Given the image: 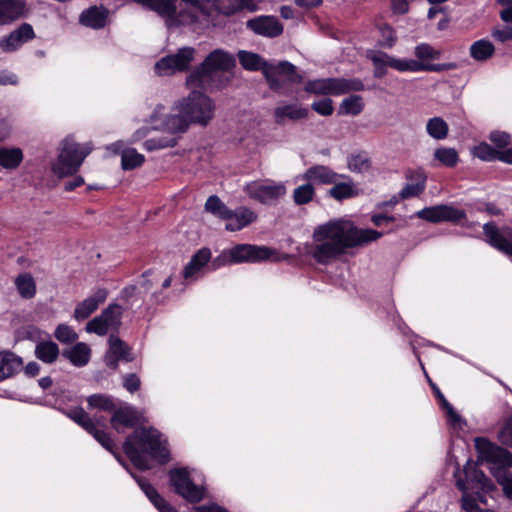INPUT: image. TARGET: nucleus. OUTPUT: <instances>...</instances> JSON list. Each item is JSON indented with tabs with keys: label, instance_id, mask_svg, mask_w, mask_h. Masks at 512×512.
Masks as SVG:
<instances>
[{
	"label": "nucleus",
	"instance_id": "1",
	"mask_svg": "<svg viewBox=\"0 0 512 512\" xmlns=\"http://www.w3.org/2000/svg\"><path fill=\"white\" fill-rule=\"evenodd\" d=\"M381 236V232L357 228L350 221H329L318 226L313 233L317 244L312 250V256L318 263L327 264L347 249L376 241Z\"/></svg>",
	"mask_w": 512,
	"mask_h": 512
},
{
	"label": "nucleus",
	"instance_id": "2",
	"mask_svg": "<svg viewBox=\"0 0 512 512\" xmlns=\"http://www.w3.org/2000/svg\"><path fill=\"white\" fill-rule=\"evenodd\" d=\"M216 106L206 94L193 90L187 97L175 102L172 113L164 121L170 133H184L190 125L207 126L214 118Z\"/></svg>",
	"mask_w": 512,
	"mask_h": 512
},
{
	"label": "nucleus",
	"instance_id": "3",
	"mask_svg": "<svg viewBox=\"0 0 512 512\" xmlns=\"http://www.w3.org/2000/svg\"><path fill=\"white\" fill-rule=\"evenodd\" d=\"M123 450L129 460L140 470L150 468L147 456L160 463L169 460V452L166 441L162 435L152 427H141L129 435L123 443Z\"/></svg>",
	"mask_w": 512,
	"mask_h": 512
},
{
	"label": "nucleus",
	"instance_id": "4",
	"mask_svg": "<svg viewBox=\"0 0 512 512\" xmlns=\"http://www.w3.org/2000/svg\"><path fill=\"white\" fill-rule=\"evenodd\" d=\"M176 3L177 0H149L146 8L163 18L168 28L196 23L200 14H208L201 1H199L198 7L194 4H187L186 8L179 10Z\"/></svg>",
	"mask_w": 512,
	"mask_h": 512
},
{
	"label": "nucleus",
	"instance_id": "5",
	"mask_svg": "<svg viewBox=\"0 0 512 512\" xmlns=\"http://www.w3.org/2000/svg\"><path fill=\"white\" fill-rule=\"evenodd\" d=\"M92 150L91 143L79 144L72 137H66L61 143V150L52 165V171L59 177L74 175Z\"/></svg>",
	"mask_w": 512,
	"mask_h": 512
},
{
	"label": "nucleus",
	"instance_id": "6",
	"mask_svg": "<svg viewBox=\"0 0 512 512\" xmlns=\"http://www.w3.org/2000/svg\"><path fill=\"white\" fill-rule=\"evenodd\" d=\"M235 66L234 57L228 52L216 49L212 51L203 63L186 79L189 87L206 88L212 79V74L218 71H228Z\"/></svg>",
	"mask_w": 512,
	"mask_h": 512
},
{
	"label": "nucleus",
	"instance_id": "7",
	"mask_svg": "<svg viewBox=\"0 0 512 512\" xmlns=\"http://www.w3.org/2000/svg\"><path fill=\"white\" fill-rule=\"evenodd\" d=\"M276 251L266 247L252 244H238L230 249L224 250L214 261L215 267L230 263L261 262L272 258Z\"/></svg>",
	"mask_w": 512,
	"mask_h": 512
},
{
	"label": "nucleus",
	"instance_id": "8",
	"mask_svg": "<svg viewBox=\"0 0 512 512\" xmlns=\"http://www.w3.org/2000/svg\"><path fill=\"white\" fill-rule=\"evenodd\" d=\"M263 74L270 89L274 91H279L288 85L299 84L303 81V76L298 73L297 67L288 61L265 65Z\"/></svg>",
	"mask_w": 512,
	"mask_h": 512
},
{
	"label": "nucleus",
	"instance_id": "9",
	"mask_svg": "<svg viewBox=\"0 0 512 512\" xmlns=\"http://www.w3.org/2000/svg\"><path fill=\"white\" fill-rule=\"evenodd\" d=\"M244 191L251 199L268 205L284 196L286 187L284 184L272 180H258L247 183Z\"/></svg>",
	"mask_w": 512,
	"mask_h": 512
},
{
	"label": "nucleus",
	"instance_id": "10",
	"mask_svg": "<svg viewBox=\"0 0 512 512\" xmlns=\"http://www.w3.org/2000/svg\"><path fill=\"white\" fill-rule=\"evenodd\" d=\"M195 49L192 47H183L177 53L161 58L155 64V71L158 75H173L189 69L194 61Z\"/></svg>",
	"mask_w": 512,
	"mask_h": 512
},
{
	"label": "nucleus",
	"instance_id": "11",
	"mask_svg": "<svg viewBox=\"0 0 512 512\" xmlns=\"http://www.w3.org/2000/svg\"><path fill=\"white\" fill-rule=\"evenodd\" d=\"M68 416L75 421L77 424H79L81 427H83L88 433L93 435V437L108 451H110L119 462L122 463L119 454L115 451V444L113 440L110 438V436L104 432L103 430H100L97 428L94 421L89 417L87 412H85L82 408H76L74 410H71L68 414Z\"/></svg>",
	"mask_w": 512,
	"mask_h": 512
},
{
	"label": "nucleus",
	"instance_id": "12",
	"mask_svg": "<svg viewBox=\"0 0 512 512\" xmlns=\"http://www.w3.org/2000/svg\"><path fill=\"white\" fill-rule=\"evenodd\" d=\"M170 481L172 486L175 488L176 493L186 500L192 503H197L203 499L204 490L191 481L187 469L181 468L171 470Z\"/></svg>",
	"mask_w": 512,
	"mask_h": 512
},
{
	"label": "nucleus",
	"instance_id": "13",
	"mask_svg": "<svg viewBox=\"0 0 512 512\" xmlns=\"http://www.w3.org/2000/svg\"><path fill=\"white\" fill-rule=\"evenodd\" d=\"M416 216L431 223H439L444 221L458 223L466 218V213L462 209H458L446 204H441L426 207L418 211Z\"/></svg>",
	"mask_w": 512,
	"mask_h": 512
},
{
	"label": "nucleus",
	"instance_id": "14",
	"mask_svg": "<svg viewBox=\"0 0 512 512\" xmlns=\"http://www.w3.org/2000/svg\"><path fill=\"white\" fill-rule=\"evenodd\" d=\"M477 451L488 461L498 463L504 467L512 466V454L499 446L492 444L485 438H476Z\"/></svg>",
	"mask_w": 512,
	"mask_h": 512
},
{
	"label": "nucleus",
	"instance_id": "15",
	"mask_svg": "<svg viewBox=\"0 0 512 512\" xmlns=\"http://www.w3.org/2000/svg\"><path fill=\"white\" fill-rule=\"evenodd\" d=\"M483 230L487 242L491 246L512 256V229L504 228L499 230L495 224L486 223Z\"/></svg>",
	"mask_w": 512,
	"mask_h": 512
},
{
	"label": "nucleus",
	"instance_id": "16",
	"mask_svg": "<svg viewBox=\"0 0 512 512\" xmlns=\"http://www.w3.org/2000/svg\"><path fill=\"white\" fill-rule=\"evenodd\" d=\"M247 28L255 34L274 38L283 33V25L274 16H258L246 22Z\"/></svg>",
	"mask_w": 512,
	"mask_h": 512
},
{
	"label": "nucleus",
	"instance_id": "17",
	"mask_svg": "<svg viewBox=\"0 0 512 512\" xmlns=\"http://www.w3.org/2000/svg\"><path fill=\"white\" fill-rule=\"evenodd\" d=\"M34 37L35 33L32 26L28 23H23L8 36L0 40V48L3 52H13Z\"/></svg>",
	"mask_w": 512,
	"mask_h": 512
},
{
	"label": "nucleus",
	"instance_id": "18",
	"mask_svg": "<svg viewBox=\"0 0 512 512\" xmlns=\"http://www.w3.org/2000/svg\"><path fill=\"white\" fill-rule=\"evenodd\" d=\"M108 296L106 289H98L93 296L80 302L74 310V318L77 321L87 319Z\"/></svg>",
	"mask_w": 512,
	"mask_h": 512
},
{
	"label": "nucleus",
	"instance_id": "19",
	"mask_svg": "<svg viewBox=\"0 0 512 512\" xmlns=\"http://www.w3.org/2000/svg\"><path fill=\"white\" fill-rule=\"evenodd\" d=\"M257 219V214L248 207L240 206L235 210H231V217L227 220L226 230L239 231L242 228L253 223Z\"/></svg>",
	"mask_w": 512,
	"mask_h": 512
},
{
	"label": "nucleus",
	"instance_id": "20",
	"mask_svg": "<svg viewBox=\"0 0 512 512\" xmlns=\"http://www.w3.org/2000/svg\"><path fill=\"white\" fill-rule=\"evenodd\" d=\"M371 60L375 66H388L399 72H414L416 65L413 59H397L382 52L372 56Z\"/></svg>",
	"mask_w": 512,
	"mask_h": 512
},
{
	"label": "nucleus",
	"instance_id": "21",
	"mask_svg": "<svg viewBox=\"0 0 512 512\" xmlns=\"http://www.w3.org/2000/svg\"><path fill=\"white\" fill-rule=\"evenodd\" d=\"M24 11L25 4L21 0H0V25L19 19Z\"/></svg>",
	"mask_w": 512,
	"mask_h": 512
},
{
	"label": "nucleus",
	"instance_id": "22",
	"mask_svg": "<svg viewBox=\"0 0 512 512\" xmlns=\"http://www.w3.org/2000/svg\"><path fill=\"white\" fill-rule=\"evenodd\" d=\"M309 114L307 108L297 104H288L279 106L274 110L275 122L277 124H284L286 120L297 121L305 119Z\"/></svg>",
	"mask_w": 512,
	"mask_h": 512
},
{
	"label": "nucleus",
	"instance_id": "23",
	"mask_svg": "<svg viewBox=\"0 0 512 512\" xmlns=\"http://www.w3.org/2000/svg\"><path fill=\"white\" fill-rule=\"evenodd\" d=\"M344 177L332 171L324 165H315L310 167L303 174V178L307 181L318 182L322 184H333L338 178Z\"/></svg>",
	"mask_w": 512,
	"mask_h": 512
},
{
	"label": "nucleus",
	"instance_id": "24",
	"mask_svg": "<svg viewBox=\"0 0 512 512\" xmlns=\"http://www.w3.org/2000/svg\"><path fill=\"white\" fill-rule=\"evenodd\" d=\"M22 359L10 351L0 352V381L13 376L22 366Z\"/></svg>",
	"mask_w": 512,
	"mask_h": 512
},
{
	"label": "nucleus",
	"instance_id": "25",
	"mask_svg": "<svg viewBox=\"0 0 512 512\" xmlns=\"http://www.w3.org/2000/svg\"><path fill=\"white\" fill-rule=\"evenodd\" d=\"M138 414L137 411L131 407H121L113 410V415L111 418V424L114 429L119 430V426L125 427H133L138 422Z\"/></svg>",
	"mask_w": 512,
	"mask_h": 512
},
{
	"label": "nucleus",
	"instance_id": "26",
	"mask_svg": "<svg viewBox=\"0 0 512 512\" xmlns=\"http://www.w3.org/2000/svg\"><path fill=\"white\" fill-rule=\"evenodd\" d=\"M23 158V152L18 147H0V166L7 170L18 168Z\"/></svg>",
	"mask_w": 512,
	"mask_h": 512
},
{
	"label": "nucleus",
	"instance_id": "27",
	"mask_svg": "<svg viewBox=\"0 0 512 512\" xmlns=\"http://www.w3.org/2000/svg\"><path fill=\"white\" fill-rule=\"evenodd\" d=\"M63 356L75 366H84L90 358V348L85 343H77L68 350L63 351Z\"/></svg>",
	"mask_w": 512,
	"mask_h": 512
},
{
	"label": "nucleus",
	"instance_id": "28",
	"mask_svg": "<svg viewBox=\"0 0 512 512\" xmlns=\"http://www.w3.org/2000/svg\"><path fill=\"white\" fill-rule=\"evenodd\" d=\"M211 258V252L207 248L200 249L193 255L190 262L185 266L183 276L185 278L192 277L198 272Z\"/></svg>",
	"mask_w": 512,
	"mask_h": 512
},
{
	"label": "nucleus",
	"instance_id": "29",
	"mask_svg": "<svg viewBox=\"0 0 512 512\" xmlns=\"http://www.w3.org/2000/svg\"><path fill=\"white\" fill-rule=\"evenodd\" d=\"M137 482L139 483L146 496L151 500V502L160 512H176V510L171 507L149 483H146L142 479H137Z\"/></svg>",
	"mask_w": 512,
	"mask_h": 512
},
{
	"label": "nucleus",
	"instance_id": "30",
	"mask_svg": "<svg viewBox=\"0 0 512 512\" xmlns=\"http://www.w3.org/2000/svg\"><path fill=\"white\" fill-rule=\"evenodd\" d=\"M363 82L358 78H334V95L363 91Z\"/></svg>",
	"mask_w": 512,
	"mask_h": 512
},
{
	"label": "nucleus",
	"instance_id": "31",
	"mask_svg": "<svg viewBox=\"0 0 512 512\" xmlns=\"http://www.w3.org/2000/svg\"><path fill=\"white\" fill-rule=\"evenodd\" d=\"M35 355L45 363H53L59 355L58 345L52 341L39 342L35 348Z\"/></svg>",
	"mask_w": 512,
	"mask_h": 512
},
{
	"label": "nucleus",
	"instance_id": "32",
	"mask_svg": "<svg viewBox=\"0 0 512 512\" xmlns=\"http://www.w3.org/2000/svg\"><path fill=\"white\" fill-rule=\"evenodd\" d=\"M363 108V98L360 95H351L340 103L338 114L357 116L362 112Z\"/></svg>",
	"mask_w": 512,
	"mask_h": 512
},
{
	"label": "nucleus",
	"instance_id": "33",
	"mask_svg": "<svg viewBox=\"0 0 512 512\" xmlns=\"http://www.w3.org/2000/svg\"><path fill=\"white\" fill-rule=\"evenodd\" d=\"M305 91L318 95H334V78L308 81L305 85Z\"/></svg>",
	"mask_w": 512,
	"mask_h": 512
},
{
	"label": "nucleus",
	"instance_id": "34",
	"mask_svg": "<svg viewBox=\"0 0 512 512\" xmlns=\"http://www.w3.org/2000/svg\"><path fill=\"white\" fill-rule=\"evenodd\" d=\"M464 472L466 478L472 481L473 483H476L482 490L490 491L494 488L493 483L489 478L485 476L483 471L477 469L470 463H468L467 466L464 468Z\"/></svg>",
	"mask_w": 512,
	"mask_h": 512
},
{
	"label": "nucleus",
	"instance_id": "35",
	"mask_svg": "<svg viewBox=\"0 0 512 512\" xmlns=\"http://www.w3.org/2000/svg\"><path fill=\"white\" fill-rule=\"evenodd\" d=\"M205 211L225 221L231 217V209L228 208L216 195H212L207 199L205 203Z\"/></svg>",
	"mask_w": 512,
	"mask_h": 512
},
{
	"label": "nucleus",
	"instance_id": "36",
	"mask_svg": "<svg viewBox=\"0 0 512 512\" xmlns=\"http://www.w3.org/2000/svg\"><path fill=\"white\" fill-rule=\"evenodd\" d=\"M238 59L242 67L246 70H262L265 65H269L266 63L260 55L248 51H239Z\"/></svg>",
	"mask_w": 512,
	"mask_h": 512
},
{
	"label": "nucleus",
	"instance_id": "37",
	"mask_svg": "<svg viewBox=\"0 0 512 512\" xmlns=\"http://www.w3.org/2000/svg\"><path fill=\"white\" fill-rule=\"evenodd\" d=\"M426 131L430 137L436 140H442L448 136L449 126L443 118L433 117L428 120Z\"/></svg>",
	"mask_w": 512,
	"mask_h": 512
},
{
	"label": "nucleus",
	"instance_id": "38",
	"mask_svg": "<svg viewBox=\"0 0 512 512\" xmlns=\"http://www.w3.org/2000/svg\"><path fill=\"white\" fill-rule=\"evenodd\" d=\"M80 22L87 27L99 29L104 27L106 17L97 8H90L81 13Z\"/></svg>",
	"mask_w": 512,
	"mask_h": 512
},
{
	"label": "nucleus",
	"instance_id": "39",
	"mask_svg": "<svg viewBox=\"0 0 512 512\" xmlns=\"http://www.w3.org/2000/svg\"><path fill=\"white\" fill-rule=\"evenodd\" d=\"M16 288L21 297L29 299L34 297L36 293V284L29 273L20 274L15 279Z\"/></svg>",
	"mask_w": 512,
	"mask_h": 512
},
{
	"label": "nucleus",
	"instance_id": "40",
	"mask_svg": "<svg viewBox=\"0 0 512 512\" xmlns=\"http://www.w3.org/2000/svg\"><path fill=\"white\" fill-rule=\"evenodd\" d=\"M494 45L488 40H478L470 47V55L477 61H485L494 54Z\"/></svg>",
	"mask_w": 512,
	"mask_h": 512
},
{
	"label": "nucleus",
	"instance_id": "41",
	"mask_svg": "<svg viewBox=\"0 0 512 512\" xmlns=\"http://www.w3.org/2000/svg\"><path fill=\"white\" fill-rule=\"evenodd\" d=\"M329 195L334 199L341 201L358 195V191L351 181L341 183L335 182V185L329 190Z\"/></svg>",
	"mask_w": 512,
	"mask_h": 512
},
{
	"label": "nucleus",
	"instance_id": "42",
	"mask_svg": "<svg viewBox=\"0 0 512 512\" xmlns=\"http://www.w3.org/2000/svg\"><path fill=\"white\" fill-rule=\"evenodd\" d=\"M108 352L127 362H131L133 360V357L130 356V348L115 335H110L109 337Z\"/></svg>",
	"mask_w": 512,
	"mask_h": 512
},
{
	"label": "nucleus",
	"instance_id": "43",
	"mask_svg": "<svg viewBox=\"0 0 512 512\" xmlns=\"http://www.w3.org/2000/svg\"><path fill=\"white\" fill-rule=\"evenodd\" d=\"M426 175L424 173L416 174V182L406 184L400 192L402 199L416 197L425 189Z\"/></svg>",
	"mask_w": 512,
	"mask_h": 512
},
{
	"label": "nucleus",
	"instance_id": "44",
	"mask_svg": "<svg viewBox=\"0 0 512 512\" xmlns=\"http://www.w3.org/2000/svg\"><path fill=\"white\" fill-rule=\"evenodd\" d=\"M414 55L415 62L428 63L431 60H438L441 57V52L427 43H422L415 47Z\"/></svg>",
	"mask_w": 512,
	"mask_h": 512
},
{
	"label": "nucleus",
	"instance_id": "45",
	"mask_svg": "<svg viewBox=\"0 0 512 512\" xmlns=\"http://www.w3.org/2000/svg\"><path fill=\"white\" fill-rule=\"evenodd\" d=\"M144 160V156L133 148L124 150L121 155V165L124 170L135 169L141 166Z\"/></svg>",
	"mask_w": 512,
	"mask_h": 512
},
{
	"label": "nucleus",
	"instance_id": "46",
	"mask_svg": "<svg viewBox=\"0 0 512 512\" xmlns=\"http://www.w3.org/2000/svg\"><path fill=\"white\" fill-rule=\"evenodd\" d=\"M89 407L96 408L102 411L111 412L115 409V404L112 397L104 394H94L87 398Z\"/></svg>",
	"mask_w": 512,
	"mask_h": 512
},
{
	"label": "nucleus",
	"instance_id": "47",
	"mask_svg": "<svg viewBox=\"0 0 512 512\" xmlns=\"http://www.w3.org/2000/svg\"><path fill=\"white\" fill-rule=\"evenodd\" d=\"M315 189L311 183L300 185L293 191V200L297 205H304L313 200Z\"/></svg>",
	"mask_w": 512,
	"mask_h": 512
},
{
	"label": "nucleus",
	"instance_id": "48",
	"mask_svg": "<svg viewBox=\"0 0 512 512\" xmlns=\"http://www.w3.org/2000/svg\"><path fill=\"white\" fill-rule=\"evenodd\" d=\"M434 157L447 167H454L459 160L457 151L454 148L447 147L436 149Z\"/></svg>",
	"mask_w": 512,
	"mask_h": 512
},
{
	"label": "nucleus",
	"instance_id": "49",
	"mask_svg": "<svg viewBox=\"0 0 512 512\" xmlns=\"http://www.w3.org/2000/svg\"><path fill=\"white\" fill-rule=\"evenodd\" d=\"M348 167L352 172L364 173L371 168V160L366 154H357L349 159Z\"/></svg>",
	"mask_w": 512,
	"mask_h": 512
},
{
	"label": "nucleus",
	"instance_id": "50",
	"mask_svg": "<svg viewBox=\"0 0 512 512\" xmlns=\"http://www.w3.org/2000/svg\"><path fill=\"white\" fill-rule=\"evenodd\" d=\"M102 313H106L104 319L110 329H117L120 326L122 310L118 304H110Z\"/></svg>",
	"mask_w": 512,
	"mask_h": 512
},
{
	"label": "nucleus",
	"instance_id": "51",
	"mask_svg": "<svg viewBox=\"0 0 512 512\" xmlns=\"http://www.w3.org/2000/svg\"><path fill=\"white\" fill-rule=\"evenodd\" d=\"M177 144L176 138L172 137H159L151 138L144 142L143 146L147 151H155L168 147H174Z\"/></svg>",
	"mask_w": 512,
	"mask_h": 512
},
{
	"label": "nucleus",
	"instance_id": "52",
	"mask_svg": "<svg viewBox=\"0 0 512 512\" xmlns=\"http://www.w3.org/2000/svg\"><path fill=\"white\" fill-rule=\"evenodd\" d=\"M55 338L65 344L73 343L77 340L78 335L72 327L66 324H60L57 326L54 332Z\"/></svg>",
	"mask_w": 512,
	"mask_h": 512
},
{
	"label": "nucleus",
	"instance_id": "53",
	"mask_svg": "<svg viewBox=\"0 0 512 512\" xmlns=\"http://www.w3.org/2000/svg\"><path fill=\"white\" fill-rule=\"evenodd\" d=\"M105 317L106 313H101L99 316L89 321L86 325V331L89 333H96L101 336L105 335L110 329L104 319Z\"/></svg>",
	"mask_w": 512,
	"mask_h": 512
},
{
	"label": "nucleus",
	"instance_id": "54",
	"mask_svg": "<svg viewBox=\"0 0 512 512\" xmlns=\"http://www.w3.org/2000/svg\"><path fill=\"white\" fill-rule=\"evenodd\" d=\"M457 487L461 491L464 492V495L462 496V499H461V502H462L461 506L466 512H483V511H481L480 507L478 506L476 500L472 496H470L466 493L467 487H466L464 481L458 480Z\"/></svg>",
	"mask_w": 512,
	"mask_h": 512
},
{
	"label": "nucleus",
	"instance_id": "55",
	"mask_svg": "<svg viewBox=\"0 0 512 512\" xmlns=\"http://www.w3.org/2000/svg\"><path fill=\"white\" fill-rule=\"evenodd\" d=\"M456 68H457V64L453 63V62L440 63V64L416 62L414 72H419V71L442 72V71H447V70H453Z\"/></svg>",
	"mask_w": 512,
	"mask_h": 512
},
{
	"label": "nucleus",
	"instance_id": "56",
	"mask_svg": "<svg viewBox=\"0 0 512 512\" xmlns=\"http://www.w3.org/2000/svg\"><path fill=\"white\" fill-rule=\"evenodd\" d=\"M474 153L478 158L484 161H492L498 157V151L487 143H481L475 147Z\"/></svg>",
	"mask_w": 512,
	"mask_h": 512
},
{
	"label": "nucleus",
	"instance_id": "57",
	"mask_svg": "<svg viewBox=\"0 0 512 512\" xmlns=\"http://www.w3.org/2000/svg\"><path fill=\"white\" fill-rule=\"evenodd\" d=\"M498 439L503 445L512 447V415L505 420Z\"/></svg>",
	"mask_w": 512,
	"mask_h": 512
},
{
	"label": "nucleus",
	"instance_id": "58",
	"mask_svg": "<svg viewBox=\"0 0 512 512\" xmlns=\"http://www.w3.org/2000/svg\"><path fill=\"white\" fill-rule=\"evenodd\" d=\"M382 41L381 46L391 48L396 42V36L394 30L387 24H383L379 27Z\"/></svg>",
	"mask_w": 512,
	"mask_h": 512
},
{
	"label": "nucleus",
	"instance_id": "59",
	"mask_svg": "<svg viewBox=\"0 0 512 512\" xmlns=\"http://www.w3.org/2000/svg\"><path fill=\"white\" fill-rule=\"evenodd\" d=\"M311 108L322 116H329L333 113V101L329 98L312 103Z\"/></svg>",
	"mask_w": 512,
	"mask_h": 512
},
{
	"label": "nucleus",
	"instance_id": "60",
	"mask_svg": "<svg viewBox=\"0 0 512 512\" xmlns=\"http://www.w3.org/2000/svg\"><path fill=\"white\" fill-rule=\"evenodd\" d=\"M141 385L140 378L135 373L127 374L123 377V386L130 393H134L139 390Z\"/></svg>",
	"mask_w": 512,
	"mask_h": 512
},
{
	"label": "nucleus",
	"instance_id": "61",
	"mask_svg": "<svg viewBox=\"0 0 512 512\" xmlns=\"http://www.w3.org/2000/svg\"><path fill=\"white\" fill-rule=\"evenodd\" d=\"M489 139L499 148H504L511 143L510 135L506 132L494 131L490 134Z\"/></svg>",
	"mask_w": 512,
	"mask_h": 512
},
{
	"label": "nucleus",
	"instance_id": "62",
	"mask_svg": "<svg viewBox=\"0 0 512 512\" xmlns=\"http://www.w3.org/2000/svg\"><path fill=\"white\" fill-rule=\"evenodd\" d=\"M232 4V11H238L242 9H248L249 11H255L257 8L256 3L253 0H229Z\"/></svg>",
	"mask_w": 512,
	"mask_h": 512
},
{
	"label": "nucleus",
	"instance_id": "63",
	"mask_svg": "<svg viewBox=\"0 0 512 512\" xmlns=\"http://www.w3.org/2000/svg\"><path fill=\"white\" fill-rule=\"evenodd\" d=\"M492 36L500 42L510 41L512 40V27L507 26L503 29H494Z\"/></svg>",
	"mask_w": 512,
	"mask_h": 512
},
{
	"label": "nucleus",
	"instance_id": "64",
	"mask_svg": "<svg viewBox=\"0 0 512 512\" xmlns=\"http://www.w3.org/2000/svg\"><path fill=\"white\" fill-rule=\"evenodd\" d=\"M443 407L446 411V414L447 416L449 417V420L454 424V425H460L462 423V418L460 417V415L454 410V408L452 407V405L447 401V400H443Z\"/></svg>",
	"mask_w": 512,
	"mask_h": 512
}]
</instances>
